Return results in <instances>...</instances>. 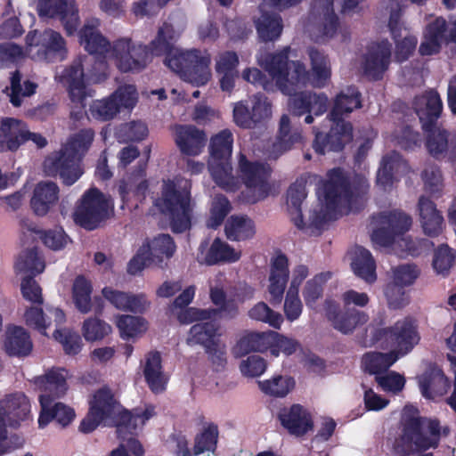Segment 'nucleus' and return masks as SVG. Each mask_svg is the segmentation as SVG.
Instances as JSON below:
<instances>
[{"label": "nucleus", "instance_id": "1", "mask_svg": "<svg viewBox=\"0 0 456 456\" xmlns=\"http://www.w3.org/2000/svg\"><path fill=\"white\" fill-rule=\"evenodd\" d=\"M311 62V76L304 64L289 61V50L275 55L257 58L263 67L275 82L281 93L289 96V110L297 116L306 112L316 116L326 111L328 98L324 94H305L302 90L310 83L315 87L324 86L330 77V65L327 56L311 47L307 51Z\"/></svg>", "mask_w": 456, "mask_h": 456}, {"label": "nucleus", "instance_id": "2", "mask_svg": "<svg viewBox=\"0 0 456 456\" xmlns=\"http://www.w3.org/2000/svg\"><path fill=\"white\" fill-rule=\"evenodd\" d=\"M318 205L311 211L307 223L301 216V204L306 196L305 187L295 183L287 192L286 204L295 225L299 229L314 227L320 229L334 216L336 208L349 198V188L340 169H333L327 174L325 181L320 183L318 189Z\"/></svg>", "mask_w": 456, "mask_h": 456}, {"label": "nucleus", "instance_id": "3", "mask_svg": "<svg viewBox=\"0 0 456 456\" xmlns=\"http://www.w3.org/2000/svg\"><path fill=\"white\" fill-rule=\"evenodd\" d=\"M181 34L168 24H164L150 45L152 55H165L164 63L180 78L195 86H202L211 79V55L208 51L181 49L173 45Z\"/></svg>", "mask_w": 456, "mask_h": 456}, {"label": "nucleus", "instance_id": "4", "mask_svg": "<svg viewBox=\"0 0 456 456\" xmlns=\"http://www.w3.org/2000/svg\"><path fill=\"white\" fill-rule=\"evenodd\" d=\"M411 218L402 212L381 214L371 221V240L377 247L391 248L398 255H417L415 242L404 237L411 226Z\"/></svg>", "mask_w": 456, "mask_h": 456}, {"label": "nucleus", "instance_id": "5", "mask_svg": "<svg viewBox=\"0 0 456 456\" xmlns=\"http://www.w3.org/2000/svg\"><path fill=\"white\" fill-rule=\"evenodd\" d=\"M154 207L168 218L175 232H183L191 225V184L186 180L166 181L161 193L154 200Z\"/></svg>", "mask_w": 456, "mask_h": 456}, {"label": "nucleus", "instance_id": "6", "mask_svg": "<svg viewBox=\"0 0 456 456\" xmlns=\"http://www.w3.org/2000/svg\"><path fill=\"white\" fill-rule=\"evenodd\" d=\"M360 106L359 93L354 87H348L337 96L330 114L334 126L328 136L327 143L323 142L322 134H316L314 142L316 152L324 154L327 151H340L345 143L351 141L352 126L346 123L341 116L352 112Z\"/></svg>", "mask_w": 456, "mask_h": 456}, {"label": "nucleus", "instance_id": "7", "mask_svg": "<svg viewBox=\"0 0 456 456\" xmlns=\"http://www.w3.org/2000/svg\"><path fill=\"white\" fill-rule=\"evenodd\" d=\"M107 64L102 61H94L93 57L86 58L84 62H76L69 69L65 70L62 76L57 78L62 82L69 90L71 102L75 104L77 110H72L71 115L76 116L81 113L85 108L84 100L89 95L86 86L87 83H97L105 77Z\"/></svg>", "mask_w": 456, "mask_h": 456}, {"label": "nucleus", "instance_id": "8", "mask_svg": "<svg viewBox=\"0 0 456 456\" xmlns=\"http://www.w3.org/2000/svg\"><path fill=\"white\" fill-rule=\"evenodd\" d=\"M232 144V134L227 129L213 136L210 142L208 169L215 182L226 191L235 190L239 183L230 163Z\"/></svg>", "mask_w": 456, "mask_h": 456}, {"label": "nucleus", "instance_id": "9", "mask_svg": "<svg viewBox=\"0 0 456 456\" xmlns=\"http://www.w3.org/2000/svg\"><path fill=\"white\" fill-rule=\"evenodd\" d=\"M238 174L246 186L243 193L247 202L255 203L274 194V185L268 182L270 167L248 160L242 152L238 156Z\"/></svg>", "mask_w": 456, "mask_h": 456}, {"label": "nucleus", "instance_id": "10", "mask_svg": "<svg viewBox=\"0 0 456 456\" xmlns=\"http://www.w3.org/2000/svg\"><path fill=\"white\" fill-rule=\"evenodd\" d=\"M114 209L112 200L96 188L85 191L73 213L75 223L86 230L97 228Z\"/></svg>", "mask_w": 456, "mask_h": 456}, {"label": "nucleus", "instance_id": "11", "mask_svg": "<svg viewBox=\"0 0 456 456\" xmlns=\"http://www.w3.org/2000/svg\"><path fill=\"white\" fill-rule=\"evenodd\" d=\"M176 250L175 241L168 234H158L146 239L134 256L127 264V273L136 275L152 265H160L170 259Z\"/></svg>", "mask_w": 456, "mask_h": 456}, {"label": "nucleus", "instance_id": "12", "mask_svg": "<svg viewBox=\"0 0 456 456\" xmlns=\"http://www.w3.org/2000/svg\"><path fill=\"white\" fill-rule=\"evenodd\" d=\"M419 341L417 326L410 318L399 320L376 334V342L379 346L392 350L399 357L408 354Z\"/></svg>", "mask_w": 456, "mask_h": 456}, {"label": "nucleus", "instance_id": "13", "mask_svg": "<svg viewBox=\"0 0 456 456\" xmlns=\"http://www.w3.org/2000/svg\"><path fill=\"white\" fill-rule=\"evenodd\" d=\"M208 283L210 300L217 306L219 318L235 317L239 312V304L251 299L254 296V289L251 286L240 284L227 298L224 292L226 278L223 273L216 274Z\"/></svg>", "mask_w": 456, "mask_h": 456}, {"label": "nucleus", "instance_id": "14", "mask_svg": "<svg viewBox=\"0 0 456 456\" xmlns=\"http://www.w3.org/2000/svg\"><path fill=\"white\" fill-rule=\"evenodd\" d=\"M27 53L32 58L48 62L62 61L67 53L65 41L60 33L46 29L38 34L30 32L26 37Z\"/></svg>", "mask_w": 456, "mask_h": 456}, {"label": "nucleus", "instance_id": "15", "mask_svg": "<svg viewBox=\"0 0 456 456\" xmlns=\"http://www.w3.org/2000/svg\"><path fill=\"white\" fill-rule=\"evenodd\" d=\"M406 0H384L383 8L389 12L388 27L395 43V60L403 61L414 52L417 45V37L400 21L402 8Z\"/></svg>", "mask_w": 456, "mask_h": 456}, {"label": "nucleus", "instance_id": "16", "mask_svg": "<svg viewBox=\"0 0 456 456\" xmlns=\"http://www.w3.org/2000/svg\"><path fill=\"white\" fill-rule=\"evenodd\" d=\"M107 60L111 61L120 71L129 72L144 69L150 57L145 46L122 37L112 44Z\"/></svg>", "mask_w": 456, "mask_h": 456}, {"label": "nucleus", "instance_id": "17", "mask_svg": "<svg viewBox=\"0 0 456 456\" xmlns=\"http://www.w3.org/2000/svg\"><path fill=\"white\" fill-rule=\"evenodd\" d=\"M32 405L28 397L15 392L0 399V433L4 428H19L33 419Z\"/></svg>", "mask_w": 456, "mask_h": 456}, {"label": "nucleus", "instance_id": "18", "mask_svg": "<svg viewBox=\"0 0 456 456\" xmlns=\"http://www.w3.org/2000/svg\"><path fill=\"white\" fill-rule=\"evenodd\" d=\"M403 419L408 428H412V433L410 436V439L414 445L412 451H425L437 445L440 429L436 420L419 421L418 411L412 405L404 407Z\"/></svg>", "mask_w": 456, "mask_h": 456}, {"label": "nucleus", "instance_id": "19", "mask_svg": "<svg viewBox=\"0 0 456 456\" xmlns=\"http://www.w3.org/2000/svg\"><path fill=\"white\" fill-rule=\"evenodd\" d=\"M272 117V104L263 94H255L235 103L234 122L242 128H254L265 123Z\"/></svg>", "mask_w": 456, "mask_h": 456}, {"label": "nucleus", "instance_id": "20", "mask_svg": "<svg viewBox=\"0 0 456 456\" xmlns=\"http://www.w3.org/2000/svg\"><path fill=\"white\" fill-rule=\"evenodd\" d=\"M240 257L241 251L240 249L234 248L219 238H216L212 241L203 240L196 254L198 263L206 265L232 264L239 261Z\"/></svg>", "mask_w": 456, "mask_h": 456}, {"label": "nucleus", "instance_id": "21", "mask_svg": "<svg viewBox=\"0 0 456 456\" xmlns=\"http://www.w3.org/2000/svg\"><path fill=\"white\" fill-rule=\"evenodd\" d=\"M302 0H265L260 6L262 15L256 20V29L259 37L265 41H271L278 38L282 30L281 20L278 15H270L268 9L273 8L278 11L293 6Z\"/></svg>", "mask_w": 456, "mask_h": 456}, {"label": "nucleus", "instance_id": "22", "mask_svg": "<svg viewBox=\"0 0 456 456\" xmlns=\"http://www.w3.org/2000/svg\"><path fill=\"white\" fill-rule=\"evenodd\" d=\"M443 42H456V18L448 24L443 18H436L426 30L419 46L421 55H432L439 52Z\"/></svg>", "mask_w": 456, "mask_h": 456}, {"label": "nucleus", "instance_id": "23", "mask_svg": "<svg viewBox=\"0 0 456 456\" xmlns=\"http://www.w3.org/2000/svg\"><path fill=\"white\" fill-rule=\"evenodd\" d=\"M37 11L40 16L59 18L69 35L77 30L78 15L75 0H39Z\"/></svg>", "mask_w": 456, "mask_h": 456}, {"label": "nucleus", "instance_id": "24", "mask_svg": "<svg viewBox=\"0 0 456 456\" xmlns=\"http://www.w3.org/2000/svg\"><path fill=\"white\" fill-rule=\"evenodd\" d=\"M40 411L37 419L38 428H45L51 421L55 420L63 428L70 425L76 418L75 410L61 403L47 398L45 395L38 396Z\"/></svg>", "mask_w": 456, "mask_h": 456}, {"label": "nucleus", "instance_id": "25", "mask_svg": "<svg viewBox=\"0 0 456 456\" xmlns=\"http://www.w3.org/2000/svg\"><path fill=\"white\" fill-rule=\"evenodd\" d=\"M44 167L49 175H59L66 185L76 183L83 174L79 160L59 152L48 157L44 162Z\"/></svg>", "mask_w": 456, "mask_h": 456}, {"label": "nucleus", "instance_id": "26", "mask_svg": "<svg viewBox=\"0 0 456 456\" xmlns=\"http://www.w3.org/2000/svg\"><path fill=\"white\" fill-rule=\"evenodd\" d=\"M419 273L418 268L410 264L402 265L393 269V284L386 289V296L390 306L397 308L405 304L406 299L403 291L396 287L412 284Z\"/></svg>", "mask_w": 456, "mask_h": 456}, {"label": "nucleus", "instance_id": "27", "mask_svg": "<svg viewBox=\"0 0 456 456\" xmlns=\"http://www.w3.org/2000/svg\"><path fill=\"white\" fill-rule=\"evenodd\" d=\"M289 276V261L284 255L274 256L270 265L266 289L270 295V302L281 303Z\"/></svg>", "mask_w": 456, "mask_h": 456}, {"label": "nucleus", "instance_id": "28", "mask_svg": "<svg viewBox=\"0 0 456 456\" xmlns=\"http://www.w3.org/2000/svg\"><path fill=\"white\" fill-rule=\"evenodd\" d=\"M89 409L105 420L106 425L118 423L122 406L110 388L104 387L95 391L89 400Z\"/></svg>", "mask_w": 456, "mask_h": 456}, {"label": "nucleus", "instance_id": "29", "mask_svg": "<svg viewBox=\"0 0 456 456\" xmlns=\"http://www.w3.org/2000/svg\"><path fill=\"white\" fill-rule=\"evenodd\" d=\"M326 314L331 322L333 327L338 331L347 334L353 332L358 326L366 323L369 320L368 315L356 309H344L338 311V306L333 302H327Z\"/></svg>", "mask_w": 456, "mask_h": 456}, {"label": "nucleus", "instance_id": "30", "mask_svg": "<svg viewBox=\"0 0 456 456\" xmlns=\"http://www.w3.org/2000/svg\"><path fill=\"white\" fill-rule=\"evenodd\" d=\"M69 378L68 370L64 369H52L45 375L36 379L35 384L39 390L40 395H45L47 398L62 397L68 390L67 379Z\"/></svg>", "mask_w": 456, "mask_h": 456}, {"label": "nucleus", "instance_id": "31", "mask_svg": "<svg viewBox=\"0 0 456 456\" xmlns=\"http://www.w3.org/2000/svg\"><path fill=\"white\" fill-rule=\"evenodd\" d=\"M175 141L183 154L196 156L202 151L207 138L203 131L195 126H178L175 129Z\"/></svg>", "mask_w": 456, "mask_h": 456}, {"label": "nucleus", "instance_id": "32", "mask_svg": "<svg viewBox=\"0 0 456 456\" xmlns=\"http://www.w3.org/2000/svg\"><path fill=\"white\" fill-rule=\"evenodd\" d=\"M281 425L295 436H302L312 430L313 421L309 412L298 404L283 408L279 413Z\"/></svg>", "mask_w": 456, "mask_h": 456}, {"label": "nucleus", "instance_id": "33", "mask_svg": "<svg viewBox=\"0 0 456 456\" xmlns=\"http://www.w3.org/2000/svg\"><path fill=\"white\" fill-rule=\"evenodd\" d=\"M59 200V187L50 181L37 183L34 188L30 205L37 216H45Z\"/></svg>", "mask_w": 456, "mask_h": 456}, {"label": "nucleus", "instance_id": "34", "mask_svg": "<svg viewBox=\"0 0 456 456\" xmlns=\"http://www.w3.org/2000/svg\"><path fill=\"white\" fill-rule=\"evenodd\" d=\"M27 141V127L19 119L3 118L0 126V152L14 151Z\"/></svg>", "mask_w": 456, "mask_h": 456}, {"label": "nucleus", "instance_id": "35", "mask_svg": "<svg viewBox=\"0 0 456 456\" xmlns=\"http://www.w3.org/2000/svg\"><path fill=\"white\" fill-rule=\"evenodd\" d=\"M419 386L424 397L436 399L447 392L450 383L438 367L429 366L419 377Z\"/></svg>", "mask_w": 456, "mask_h": 456}, {"label": "nucleus", "instance_id": "36", "mask_svg": "<svg viewBox=\"0 0 456 456\" xmlns=\"http://www.w3.org/2000/svg\"><path fill=\"white\" fill-rule=\"evenodd\" d=\"M99 25L98 19L90 20L80 32V44L91 54L104 55L107 59L112 45L97 30Z\"/></svg>", "mask_w": 456, "mask_h": 456}, {"label": "nucleus", "instance_id": "37", "mask_svg": "<svg viewBox=\"0 0 456 456\" xmlns=\"http://www.w3.org/2000/svg\"><path fill=\"white\" fill-rule=\"evenodd\" d=\"M390 45L387 41L371 45L363 65L364 73L376 79L387 69L390 61Z\"/></svg>", "mask_w": 456, "mask_h": 456}, {"label": "nucleus", "instance_id": "38", "mask_svg": "<svg viewBox=\"0 0 456 456\" xmlns=\"http://www.w3.org/2000/svg\"><path fill=\"white\" fill-rule=\"evenodd\" d=\"M419 218L424 233L434 237L444 228V218L436 205L426 197H420L418 203Z\"/></svg>", "mask_w": 456, "mask_h": 456}, {"label": "nucleus", "instance_id": "39", "mask_svg": "<svg viewBox=\"0 0 456 456\" xmlns=\"http://www.w3.org/2000/svg\"><path fill=\"white\" fill-rule=\"evenodd\" d=\"M414 108L423 128L428 129L441 115L443 104L436 92L428 91L416 98Z\"/></svg>", "mask_w": 456, "mask_h": 456}, {"label": "nucleus", "instance_id": "40", "mask_svg": "<svg viewBox=\"0 0 456 456\" xmlns=\"http://www.w3.org/2000/svg\"><path fill=\"white\" fill-rule=\"evenodd\" d=\"M53 318L56 326L65 322L63 311L56 307L48 308L45 314L38 306L29 307L24 313L26 324L44 335H46L47 328L52 325Z\"/></svg>", "mask_w": 456, "mask_h": 456}, {"label": "nucleus", "instance_id": "41", "mask_svg": "<svg viewBox=\"0 0 456 456\" xmlns=\"http://www.w3.org/2000/svg\"><path fill=\"white\" fill-rule=\"evenodd\" d=\"M154 415L155 409L152 405L139 407L133 410V411H127L122 408L118 423H117L118 436H123L124 431L132 433L142 428L145 423Z\"/></svg>", "mask_w": 456, "mask_h": 456}, {"label": "nucleus", "instance_id": "42", "mask_svg": "<svg viewBox=\"0 0 456 456\" xmlns=\"http://www.w3.org/2000/svg\"><path fill=\"white\" fill-rule=\"evenodd\" d=\"M143 374L153 393H160L166 389L168 378L162 370L161 358L159 353H150L147 355Z\"/></svg>", "mask_w": 456, "mask_h": 456}, {"label": "nucleus", "instance_id": "43", "mask_svg": "<svg viewBox=\"0 0 456 456\" xmlns=\"http://www.w3.org/2000/svg\"><path fill=\"white\" fill-rule=\"evenodd\" d=\"M4 349L9 355H28L32 350L29 335L21 327L8 328L5 335Z\"/></svg>", "mask_w": 456, "mask_h": 456}, {"label": "nucleus", "instance_id": "44", "mask_svg": "<svg viewBox=\"0 0 456 456\" xmlns=\"http://www.w3.org/2000/svg\"><path fill=\"white\" fill-rule=\"evenodd\" d=\"M351 266L354 273L367 282L376 280V265L370 252L362 247H355L351 252Z\"/></svg>", "mask_w": 456, "mask_h": 456}, {"label": "nucleus", "instance_id": "45", "mask_svg": "<svg viewBox=\"0 0 456 456\" xmlns=\"http://www.w3.org/2000/svg\"><path fill=\"white\" fill-rule=\"evenodd\" d=\"M270 338V331L245 333L234 346L233 354L239 357L253 351H265L269 349Z\"/></svg>", "mask_w": 456, "mask_h": 456}, {"label": "nucleus", "instance_id": "46", "mask_svg": "<svg viewBox=\"0 0 456 456\" xmlns=\"http://www.w3.org/2000/svg\"><path fill=\"white\" fill-rule=\"evenodd\" d=\"M213 321L200 322L193 325L190 330L188 342L203 345L208 349L216 345L221 334L219 327Z\"/></svg>", "mask_w": 456, "mask_h": 456}, {"label": "nucleus", "instance_id": "47", "mask_svg": "<svg viewBox=\"0 0 456 456\" xmlns=\"http://www.w3.org/2000/svg\"><path fill=\"white\" fill-rule=\"evenodd\" d=\"M94 137L93 130H81L71 136L58 152L80 161L91 146Z\"/></svg>", "mask_w": 456, "mask_h": 456}, {"label": "nucleus", "instance_id": "48", "mask_svg": "<svg viewBox=\"0 0 456 456\" xmlns=\"http://www.w3.org/2000/svg\"><path fill=\"white\" fill-rule=\"evenodd\" d=\"M114 322L123 339L138 338L144 334L149 328L148 322L140 316L118 314L114 318Z\"/></svg>", "mask_w": 456, "mask_h": 456}, {"label": "nucleus", "instance_id": "49", "mask_svg": "<svg viewBox=\"0 0 456 456\" xmlns=\"http://www.w3.org/2000/svg\"><path fill=\"white\" fill-rule=\"evenodd\" d=\"M406 169V163L397 153L393 152L390 156L383 159L381 167L378 171L377 181L382 186L387 187L392 183L393 178H396Z\"/></svg>", "mask_w": 456, "mask_h": 456}, {"label": "nucleus", "instance_id": "50", "mask_svg": "<svg viewBox=\"0 0 456 456\" xmlns=\"http://www.w3.org/2000/svg\"><path fill=\"white\" fill-rule=\"evenodd\" d=\"M147 190V182L142 175L134 179L129 178L127 182L123 181L118 189L123 204L127 206H132L133 200L135 202H141L145 198ZM134 207H137V203Z\"/></svg>", "mask_w": 456, "mask_h": 456}, {"label": "nucleus", "instance_id": "51", "mask_svg": "<svg viewBox=\"0 0 456 456\" xmlns=\"http://www.w3.org/2000/svg\"><path fill=\"white\" fill-rule=\"evenodd\" d=\"M92 283L84 276H77L72 286V299L76 308L82 314L92 311Z\"/></svg>", "mask_w": 456, "mask_h": 456}, {"label": "nucleus", "instance_id": "52", "mask_svg": "<svg viewBox=\"0 0 456 456\" xmlns=\"http://www.w3.org/2000/svg\"><path fill=\"white\" fill-rule=\"evenodd\" d=\"M295 380L289 375H274L268 379L258 382V387L265 394L274 397H284L295 387Z\"/></svg>", "mask_w": 456, "mask_h": 456}, {"label": "nucleus", "instance_id": "53", "mask_svg": "<svg viewBox=\"0 0 456 456\" xmlns=\"http://www.w3.org/2000/svg\"><path fill=\"white\" fill-rule=\"evenodd\" d=\"M225 234L232 240H245L255 234L253 222L244 216H232L225 224Z\"/></svg>", "mask_w": 456, "mask_h": 456}, {"label": "nucleus", "instance_id": "54", "mask_svg": "<svg viewBox=\"0 0 456 456\" xmlns=\"http://www.w3.org/2000/svg\"><path fill=\"white\" fill-rule=\"evenodd\" d=\"M14 268L17 273L33 276L45 270V263L36 250L29 249L19 255Z\"/></svg>", "mask_w": 456, "mask_h": 456}, {"label": "nucleus", "instance_id": "55", "mask_svg": "<svg viewBox=\"0 0 456 456\" xmlns=\"http://www.w3.org/2000/svg\"><path fill=\"white\" fill-rule=\"evenodd\" d=\"M170 314L175 316L181 323L187 324L193 322H204L216 320L219 317L217 309H200L196 307H183L175 310H169Z\"/></svg>", "mask_w": 456, "mask_h": 456}, {"label": "nucleus", "instance_id": "56", "mask_svg": "<svg viewBox=\"0 0 456 456\" xmlns=\"http://www.w3.org/2000/svg\"><path fill=\"white\" fill-rule=\"evenodd\" d=\"M400 357L390 350L387 354L368 353L362 358L363 369L370 373L379 374L382 370L388 369Z\"/></svg>", "mask_w": 456, "mask_h": 456}, {"label": "nucleus", "instance_id": "57", "mask_svg": "<svg viewBox=\"0 0 456 456\" xmlns=\"http://www.w3.org/2000/svg\"><path fill=\"white\" fill-rule=\"evenodd\" d=\"M83 338L88 342L103 339L112 332L111 326L98 317L86 318L81 327Z\"/></svg>", "mask_w": 456, "mask_h": 456}, {"label": "nucleus", "instance_id": "58", "mask_svg": "<svg viewBox=\"0 0 456 456\" xmlns=\"http://www.w3.org/2000/svg\"><path fill=\"white\" fill-rule=\"evenodd\" d=\"M218 441V428L214 424L206 425L203 429L195 436L193 454L200 455L209 452H214Z\"/></svg>", "mask_w": 456, "mask_h": 456}, {"label": "nucleus", "instance_id": "59", "mask_svg": "<svg viewBox=\"0 0 456 456\" xmlns=\"http://www.w3.org/2000/svg\"><path fill=\"white\" fill-rule=\"evenodd\" d=\"M269 349L273 356L278 357L280 354L291 355L300 348V344L293 338L284 336L275 331H270Z\"/></svg>", "mask_w": 456, "mask_h": 456}, {"label": "nucleus", "instance_id": "60", "mask_svg": "<svg viewBox=\"0 0 456 456\" xmlns=\"http://www.w3.org/2000/svg\"><path fill=\"white\" fill-rule=\"evenodd\" d=\"M250 318L268 323L270 326L280 329L283 323V317L281 314L272 310L265 303L259 302L248 312Z\"/></svg>", "mask_w": 456, "mask_h": 456}, {"label": "nucleus", "instance_id": "61", "mask_svg": "<svg viewBox=\"0 0 456 456\" xmlns=\"http://www.w3.org/2000/svg\"><path fill=\"white\" fill-rule=\"evenodd\" d=\"M239 368L244 377L256 378L265 372L267 362L262 356L252 354L242 359L240 362Z\"/></svg>", "mask_w": 456, "mask_h": 456}, {"label": "nucleus", "instance_id": "62", "mask_svg": "<svg viewBox=\"0 0 456 456\" xmlns=\"http://www.w3.org/2000/svg\"><path fill=\"white\" fill-rule=\"evenodd\" d=\"M111 97L118 106V111L121 110H132L138 102V94L134 86L126 85L118 88Z\"/></svg>", "mask_w": 456, "mask_h": 456}, {"label": "nucleus", "instance_id": "63", "mask_svg": "<svg viewBox=\"0 0 456 456\" xmlns=\"http://www.w3.org/2000/svg\"><path fill=\"white\" fill-rule=\"evenodd\" d=\"M426 147L429 153L435 157L443 155L448 149L447 133L439 127L430 130Z\"/></svg>", "mask_w": 456, "mask_h": 456}, {"label": "nucleus", "instance_id": "64", "mask_svg": "<svg viewBox=\"0 0 456 456\" xmlns=\"http://www.w3.org/2000/svg\"><path fill=\"white\" fill-rule=\"evenodd\" d=\"M328 279V273H321L307 281L303 290V297L306 305L310 307L314 306L315 302L322 297V284Z\"/></svg>", "mask_w": 456, "mask_h": 456}]
</instances>
